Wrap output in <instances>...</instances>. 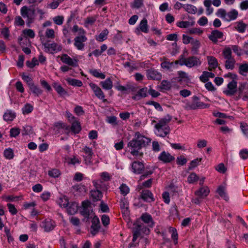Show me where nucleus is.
Masks as SVG:
<instances>
[{"label": "nucleus", "instance_id": "1", "mask_svg": "<svg viewBox=\"0 0 248 248\" xmlns=\"http://www.w3.org/2000/svg\"><path fill=\"white\" fill-rule=\"evenodd\" d=\"M36 14L39 16V19H42L44 17L45 12L38 7L25 5L20 9V15L25 19L28 26L33 23L36 18Z\"/></svg>", "mask_w": 248, "mask_h": 248}, {"label": "nucleus", "instance_id": "2", "mask_svg": "<svg viewBox=\"0 0 248 248\" xmlns=\"http://www.w3.org/2000/svg\"><path fill=\"white\" fill-rule=\"evenodd\" d=\"M151 142V140L141 135L139 132L135 134V138L128 143V147L130 150V153L133 155L141 156L139 150L145 147Z\"/></svg>", "mask_w": 248, "mask_h": 248}, {"label": "nucleus", "instance_id": "3", "mask_svg": "<svg viewBox=\"0 0 248 248\" xmlns=\"http://www.w3.org/2000/svg\"><path fill=\"white\" fill-rule=\"evenodd\" d=\"M171 116L167 114L161 118L155 125V134L157 136L165 137L170 132V126L167 124L171 120Z\"/></svg>", "mask_w": 248, "mask_h": 248}, {"label": "nucleus", "instance_id": "4", "mask_svg": "<svg viewBox=\"0 0 248 248\" xmlns=\"http://www.w3.org/2000/svg\"><path fill=\"white\" fill-rule=\"evenodd\" d=\"M132 242L129 244L130 248L136 247L137 243L134 242L139 236L147 235L150 232V230L140 221L137 220L133 224Z\"/></svg>", "mask_w": 248, "mask_h": 248}, {"label": "nucleus", "instance_id": "5", "mask_svg": "<svg viewBox=\"0 0 248 248\" xmlns=\"http://www.w3.org/2000/svg\"><path fill=\"white\" fill-rule=\"evenodd\" d=\"M93 183L96 189L91 191V198L94 201H100L102 198V194L99 189L103 190H106L107 188V185L102 184V182L100 180L94 181Z\"/></svg>", "mask_w": 248, "mask_h": 248}, {"label": "nucleus", "instance_id": "6", "mask_svg": "<svg viewBox=\"0 0 248 248\" xmlns=\"http://www.w3.org/2000/svg\"><path fill=\"white\" fill-rule=\"evenodd\" d=\"M80 213L81 215L84 217V221H88L90 218H92V216L94 215L93 209L89 201H85L82 202Z\"/></svg>", "mask_w": 248, "mask_h": 248}, {"label": "nucleus", "instance_id": "7", "mask_svg": "<svg viewBox=\"0 0 248 248\" xmlns=\"http://www.w3.org/2000/svg\"><path fill=\"white\" fill-rule=\"evenodd\" d=\"M180 64L186 65L187 67L191 68L194 66H199L201 64V62L199 58L192 56L187 58H183L180 60Z\"/></svg>", "mask_w": 248, "mask_h": 248}, {"label": "nucleus", "instance_id": "8", "mask_svg": "<svg viewBox=\"0 0 248 248\" xmlns=\"http://www.w3.org/2000/svg\"><path fill=\"white\" fill-rule=\"evenodd\" d=\"M238 95L240 98L244 101L248 100V82L240 83L238 88Z\"/></svg>", "mask_w": 248, "mask_h": 248}, {"label": "nucleus", "instance_id": "9", "mask_svg": "<svg viewBox=\"0 0 248 248\" xmlns=\"http://www.w3.org/2000/svg\"><path fill=\"white\" fill-rule=\"evenodd\" d=\"M89 86L93 92L96 97L101 100L104 103L107 101V100L105 98V94L104 93L99 86L93 83H90Z\"/></svg>", "mask_w": 248, "mask_h": 248}, {"label": "nucleus", "instance_id": "10", "mask_svg": "<svg viewBox=\"0 0 248 248\" xmlns=\"http://www.w3.org/2000/svg\"><path fill=\"white\" fill-rule=\"evenodd\" d=\"M43 46L45 51L47 53L53 54L62 50L61 46L55 43L51 44L44 43Z\"/></svg>", "mask_w": 248, "mask_h": 248}, {"label": "nucleus", "instance_id": "11", "mask_svg": "<svg viewBox=\"0 0 248 248\" xmlns=\"http://www.w3.org/2000/svg\"><path fill=\"white\" fill-rule=\"evenodd\" d=\"M87 40V38L85 35L78 36L74 38V45L78 50H82L85 47L84 43Z\"/></svg>", "mask_w": 248, "mask_h": 248}, {"label": "nucleus", "instance_id": "12", "mask_svg": "<svg viewBox=\"0 0 248 248\" xmlns=\"http://www.w3.org/2000/svg\"><path fill=\"white\" fill-rule=\"evenodd\" d=\"M62 62L74 67H77L78 65V61L76 59H72L66 54H63L60 57Z\"/></svg>", "mask_w": 248, "mask_h": 248}, {"label": "nucleus", "instance_id": "13", "mask_svg": "<svg viewBox=\"0 0 248 248\" xmlns=\"http://www.w3.org/2000/svg\"><path fill=\"white\" fill-rule=\"evenodd\" d=\"M93 216V217L92 220L91 232L93 235H94L98 232L100 228V225L99 218L95 215Z\"/></svg>", "mask_w": 248, "mask_h": 248}, {"label": "nucleus", "instance_id": "14", "mask_svg": "<svg viewBox=\"0 0 248 248\" xmlns=\"http://www.w3.org/2000/svg\"><path fill=\"white\" fill-rule=\"evenodd\" d=\"M82 151L86 154L85 155H83L85 164H90L92 163V159L93 155L92 148L88 146H85L82 149Z\"/></svg>", "mask_w": 248, "mask_h": 248}, {"label": "nucleus", "instance_id": "15", "mask_svg": "<svg viewBox=\"0 0 248 248\" xmlns=\"http://www.w3.org/2000/svg\"><path fill=\"white\" fill-rule=\"evenodd\" d=\"M237 91V82L232 80L227 85V89L224 91V93L227 95H233Z\"/></svg>", "mask_w": 248, "mask_h": 248}, {"label": "nucleus", "instance_id": "16", "mask_svg": "<svg viewBox=\"0 0 248 248\" xmlns=\"http://www.w3.org/2000/svg\"><path fill=\"white\" fill-rule=\"evenodd\" d=\"M158 159L165 163H170L175 159L174 156L171 155L169 152L163 151L158 157Z\"/></svg>", "mask_w": 248, "mask_h": 248}, {"label": "nucleus", "instance_id": "17", "mask_svg": "<svg viewBox=\"0 0 248 248\" xmlns=\"http://www.w3.org/2000/svg\"><path fill=\"white\" fill-rule=\"evenodd\" d=\"M223 36L222 32L215 30L211 32V34L208 36V38L213 43L217 44L218 39H222Z\"/></svg>", "mask_w": 248, "mask_h": 248}, {"label": "nucleus", "instance_id": "18", "mask_svg": "<svg viewBox=\"0 0 248 248\" xmlns=\"http://www.w3.org/2000/svg\"><path fill=\"white\" fill-rule=\"evenodd\" d=\"M147 77L149 79L159 80L161 79L162 75L157 70L151 69L147 71Z\"/></svg>", "mask_w": 248, "mask_h": 248}, {"label": "nucleus", "instance_id": "19", "mask_svg": "<svg viewBox=\"0 0 248 248\" xmlns=\"http://www.w3.org/2000/svg\"><path fill=\"white\" fill-rule=\"evenodd\" d=\"M177 81L181 84H187L190 82V78L186 72L179 71L178 72Z\"/></svg>", "mask_w": 248, "mask_h": 248}, {"label": "nucleus", "instance_id": "20", "mask_svg": "<svg viewBox=\"0 0 248 248\" xmlns=\"http://www.w3.org/2000/svg\"><path fill=\"white\" fill-rule=\"evenodd\" d=\"M41 226L46 232H50L54 229L55 227V222L51 219H46L42 222Z\"/></svg>", "mask_w": 248, "mask_h": 248}, {"label": "nucleus", "instance_id": "21", "mask_svg": "<svg viewBox=\"0 0 248 248\" xmlns=\"http://www.w3.org/2000/svg\"><path fill=\"white\" fill-rule=\"evenodd\" d=\"M141 198L144 201L147 202H154L155 199L152 192L149 190H144L142 191Z\"/></svg>", "mask_w": 248, "mask_h": 248}, {"label": "nucleus", "instance_id": "22", "mask_svg": "<svg viewBox=\"0 0 248 248\" xmlns=\"http://www.w3.org/2000/svg\"><path fill=\"white\" fill-rule=\"evenodd\" d=\"M131 166L132 171L136 174H140L144 168V164L139 161H134Z\"/></svg>", "mask_w": 248, "mask_h": 248}, {"label": "nucleus", "instance_id": "23", "mask_svg": "<svg viewBox=\"0 0 248 248\" xmlns=\"http://www.w3.org/2000/svg\"><path fill=\"white\" fill-rule=\"evenodd\" d=\"M210 193V190L207 186H203L195 192V194L200 198L206 197Z\"/></svg>", "mask_w": 248, "mask_h": 248}, {"label": "nucleus", "instance_id": "24", "mask_svg": "<svg viewBox=\"0 0 248 248\" xmlns=\"http://www.w3.org/2000/svg\"><path fill=\"white\" fill-rule=\"evenodd\" d=\"M140 218L142 221L145 223L147 224L150 227H153L154 226V222L150 215L147 213L143 214L142 215Z\"/></svg>", "mask_w": 248, "mask_h": 248}, {"label": "nucleus", "instance_id": "25", "mask_svg": "<svg viewBox=\"0 0 248 248\" xmlns=\"http://www.w3.org/2000/svg\"><path fill=\"white\" fill-rule=\"evenodd\" d=\"M238 16V12L235 9H232L228 13H227L226 21L230 22L235 20Z\"/></svg>", "mask_w": 248, "mask_h": 248}, {"label": "nucleus", "instance_id": "26", "mask_svg": "<svg viewBox=\"0 0 248 248\" xmlns=\"http://www.w3.org/2000/svg\"><path fill=\"white\" fill-rule=\"evenodd\" d=\"M67 211L69 215H74L76 214L78 209V204L76 202L69 203L68 206L66 207Z\"/></svg>", "mask_w": 248, "mask_h": 248}, {"label": "nucleus", "instance_id": "27", "mask_svg": "<svg viewBox=\"0 0 248 248\" xmlns=\"http://www.w3.org/2000/svg\"><path fill=\"white\" fill-rule=\"evenodd\" d=\"M207 60L208 61V64L210 67V70L212 69L216 68L218 65L217 59L214 56H208L207 57Z\"/></svg>", "mask_w": 248, "mask_h": 248}, {"label": "nucleus", "instance_id": "28", "mask_svg": "<svg viewBox=\"0 0 248 248\" xmlns=\"http://www.w3.org/2000/svg\"><path fill=\"white\" fill-rule=\"evenodd\" d=\"M126 86H124L119 84V82L117 83V85L116 86L115 88L117 90L120 91L124 92V91H133L135 90V87L132 85V84H127Z\"/></svg>", "mask_w": 248, "mask_h": 248}, {"label": "nucleus", "instance_id": "29", "mask_svg": "<svg viewBox=\"0 0 248 248\" xmlns=\"http://www.w3.org/2000/svg\"><path fill=\"white\" fill-rule=\"evenodd\" d=\"M215 75L213 73L207 71H203L202 75L200 77V79L203 82H207L209 78H213Z\"/></svg>", "mask_w": 248, "mask_h": 248}, {"label": "nucleus", "instance_id": "30", "mask_svg": "<svg viewBox=\"0 0 248 248\" xmlns=\"http://www.w3.org/2000/svg\"><path fill=\"white\" fill-rule=\"evenodd\" d=\"M178 63V61H176L174 62H170L167 60H165L161 63V66L162 68L166 69L167 70H170L171 68Z\"/></svg>", "mask_w": 248, "mask_h": 248}, {"label": "nucleus", "instance_id": "31", "mask_svg": "<svg viewBox=\"0 0 248 248\" xmlns=\"http://www.w3.org/2000/svg\"><path fill=\"white\" fill-rule=\"evenodd\" d=\"M102 87L106 90H110L113 87L112 81L110 78H107L105 80L100 82Z\"/></svg>", "mask_w": 248, "mask_h": 248}, {"label": "nucleus", "instance_id": "32", "mask_svg": "<svg viewBox=\"0 0 248 248\" xmlns=\"http://www.w3.org/2000/svg\"><path fill=\"white\" fill-rule=\"evenodd\" d=\"M57 93L61 96L67 94V92L58 82H54L52 85Z\"/></svg>", "mask_w": 248, "mask_h": 248}, {"label": "nucleus", "instance_id": "33", "mask_svg": "<svg viewBox=\"0 0 248 248\" xmlns=\"http://www.w3.org/2000/svg\"><path fill=\"white\" fill-rule=\"evenodd\" d=\"M195 24V22L193 20L191 21H181L177 22V26L181 28H187L190 26H193Z\"/></svg>", "mask_w": 248, "mask_h": 248}, {"label": "nucleus", "instance_id": "34", "mask_svg": "<svg viewBox=\"0 0 248 248\" xmlns=\"http://www.w3.org/2000/svg\"><path fill=\"white\" fill-rule=\"evenodd\" d=\"M71 130L74 134H78L81 130L80 124L77 121H74L72 123Z\"/></svg>", "mask_w": 248, "mask_h": 248}, {"label": "nucleus", "instance_id": "35", "mask_svg": "<svg viewBox=\"0 0 248 248\" xmlns=\"http://www.w3.org/2000/svg\"><path fill=\"white\" fill-rule=\"evenodd\" d=\"M183 8L186 11L190 14H195L197 11L196 7L191 4H184L183 5Z\"/></svg>", "mask_w": 248, "mask_h": 248}, {"label": "nucleus", "instance_id": "36", "mask_svg": "<svg viewBox=\"0 0 248 248\" xmlns=\"http://www.w3.org/2000/svg\"><path fill=\"white\" fill-rule=\"evenodd\" d=\"M66 80L68 84L73 86L81 87L83 85L82 82L78 79L69 78Z\"/></svg>", "mask_w": 248, "mask_h": 248}, {"label": "nucleus", "instance_id": "37", "mask_svg": "<svg viewBox=\"0 0 248 248\" xmlns=\"http://www.w3.org/2000/svg\"><path fill=\"white\" fill-rule=\"evenodd\" d=\"M16 117L15 112L11 110H7L3 115V119L5 121H12Z\"/></svg>", "mask_w": 248, "mask_h": 248}, {"label": "nucleus", "instance_id": "38", "mask_svg": "<svg viewBox=\"0 0 248 248\" xmlns=\"http://www.w3.org/2000/svg\"><path fill=\"white\" fill-rule=\"evenodd\" d=\"M171 87L170 82L169 81L163 80L161 81L160 85L158 87L160 91H168Z\"/></svg>", "mask_w": 248, "mask_h": 248}, {"label": "nucleus", "instance_id": "39", "mask_svg": "<svg viewBox=\"0 0 248 248\" xmlns=\"http://www.w3.org/2000/svg\"><path fill=\"white\" fill-rule=\"evenodd\" d=\"M148 95V89L147 87H144L140 89L138 92L135 96L132 98L134 99H136L137 97L140 98L146 97Z\"/></svg>", "mask_w": 248, "mask_h": 248}, {"label": "nucleus", "instance_id": "40", "mask_svg": "<svg viewBox=\"0 0 248 248\" xmlns=\"http://www.w3.org/2000/svg\"><path fill=\"white\" fill-rule=\"evenodd\" d=\"M47 173L49 177L54 178H58L61 174L60 170L55 168L49 169Z\"/></svg>", "mask_w": 248, "mask_h": 248}, {"label": "nucleus", "instance_id": "41", "mask_svg": "<svg viewBox=\"0 0 248 248\" xmlns=\"http://www.w3.org/2000/svg\"><path fill=\"white\" fill-rule=\"evenodd\" d=\"M139 28L143 32L147 33L149 31L148 22L146 18H143L139 25Z\"/></svg>", "mask_w": 248, "mask_h": 248}, {"label": "nucleus", "instance_id": "42", "mask_svg": "<svg viewBox=\"0 0 248 248\" xmlns=\"http://www.w3.org/2000/svg\"><path fill=\"white\" fill-rule=\"evenodd\" d=\"M3 155L6 159H12L14 157L13 150L10 148L5 149L3 152Z\"/></svg>", "mask_w": 248, "mask_h": 248}, {"label": "nucleus", "instance_id": "43", "mask_svg": "<svg viewBox=\"0 0 248 248\" xmlns=\"http://www.w3.org/2000/svg\"><path fill=\"white\" fill-rule=\"evenodd\" d=\"M57 202L61 207L66 208L69 204L68 200L65 196L60 197Z\"/></svg>", "mask_w": 248, "mask_h": 248}, {"label": "nucleus", "instance_id": "44", "mask_svg": "<svg viewBox=\"0 0 248 248\" xmlns=\"http://www.w3.org/2000/svg\"><path fill=\"white\" fill-rule=\"evenodd\" d=\"M29 88L30 90L35 96H38L43 93V91L39 87L35 85L34 83L31 85Z\"/></svg>", "mask_w": 248, "mask_h": 248}, {"label": "nucleus", "instance_id": "45", "mask_svg": "<svg viewBox=\"0 0 248 248\" xmlns=\"http://www.w3.org/2000/svg\"><path fill=\"white\" fill-rule=\"evenodd\" d=\"M108 33L107 29L104 30L98 36H96L95 39L99 42H103L107 38Z\"/></svg>", "mask_w": 248, "mask_h": 248}, {"label": "nucleus", "instance_id": "46", "mask_svg": "<svg viewBox=\"0 0 248 248\" xmlns=\"http://www.w3.org/2000/svg\"><path fill=\"white\" fill-rule=\"evenodd\" d=\"M235 60L233 58L227 59L225 62V67L227 69L232 70L234 67Z\"/></svg>", "mask_w": 248, "mask_h": 248}, {"label": "nucleus", "instance_id": "47", "mask_svg": "<svg viewBox=\"0 0 248 248\" xmlns=\"http://www.w3.org/2000/svg\"><path fill=\"white\" fill-rule=\"evenodd\" d=\"M73 189L75 191L78 192L81 194L86 193L87 189L86 187L81 184L75 185L73 186Z\"/></svg>", "mask_w": 248, "mask_h": 248}, {"label": "nucleus", "instance_id": "48", "mask_svg": "<svg viewBox=\"0 0 248 248\" xmlns=\"http://www.w3.org/2000/svg\"><path fill=\"white\" fill-rule=\"evenodd\" d=\"M169 231L171 234V236L172 239H173V240H174V244H177L178 234L176 229L174 228L170 227V228Z\"/></svg>", "mask_w": 248, "mask_h": 248}, {"label": "nucleus", "instance_id": "49", "mask_svg": "<svg viewBox=\"0 0 248 248\" xmlns=\"http://www.w3.org/2000/svg\"><path fill=\"white\" fill-rule=\"evenodd\" d=\"M239 72L241 75L245 76L248 73V63L241 64L239 67Z\"/></svg>", "mask_w": 248, "mask_h": 248}, {"label": "nucleus", "instance_id": "50", "mask_svg": "<svg viewBox=\"0 0 248 248\" xmlns=\"http://www.w3.org/2000/svg\"><path fill=\"white\" fill-rule=\"evenodd\" d=\"M217 192L219 194V195L223 198L225 200L228 201L229 199V198L227 196L225 191V188L223 186H219L217 189Z\"/></svg>", "mask_w": 248, "mask_h": 248}, {"label": "nucleus", "instance_id": "51", "mask_svg": "<svg viewBox=\"0 0 248 248\" xmlns=\"http://www.w3.org/2000/svg\"><path fill=\"white\" fill-rule=\"evenodd\" d=\"M216 15L217 16L224 19L225 21L226 20L227 12L225 9L223 8L218 9Z\"/></svg>", "mask_w": 248, "mask_h": 248}, {"label": "nucleus", "instance_id": "52", "mask_svg": "<svg viewBox=\"0 0 248 248\" xmlns=\"http://www.w3.org/2000/svg\"><path fill=\"white\" fill-rule=\"evenodd\" d=\"M64 0H52L51 3L47 4V7L52 9H55Z\"/></svg>", "mask_w": 248, "mask_h": 248}, {"label": "nucleus", "instance_id": "53", "mask_svg": "<svg viewBox=\"0 0 248 248\" xmlns=\"http://www.w3.org/2000/svg\"><path fill=\"white\" fill-rule=\"evenodd\" d=\"M232 49L230 47H226L222 52L223 56L226 60L232 58Z\"/></svg>", "mask_w": 248, "mask_h": 248}, {"label": "nucleus", "instance_id": "54", "mask_svg": "<svg viewBox=\"0 0 248 248\" xmlns=\"http://www.w3.org/2000/svg\"><path fill=\"white\" fill-rule=\"evenodd\" d=\"M33 107L30 104H26L22 108V112L24 114H29L33 110Z\"/></svg>", "mask_w": 248, "mask_h": 248}, {"label": "nucleus", "instance_id": "55", "mask_svg": "<svg viewBox=\"0 0 248 248\" xmlns=\"http://www.w3.org/2000/svg\"><path fill=\"white\" fill-rule=\"evenodd\" d=\"M96 20V16H89L87 17L85 21V26L87 27L89 25H92Z\"/></svg>", "mask_w": 248, "mask_h": 248}, {"label": "nucleus", "instance_id": "56", "mask_svg": "<svg viewBox=\"0 0 248 248\" xmlns=\"http://www.w3.org/2000/svg\"><path fill=\"white\" fill-rule=\"evenodd\" d=\"M246 27L247 25L246 24L243 22H239L237 23L236 26V29L238 32L240 33H243L245 32Z\"/></svg>", "mask_w": 248, "mask_h": 248}, {"label": "nucleus", "instance_id": "57", "mask_svg": "<svg viewBox=\"0 0 248 248\" xmlns=\"http://www.w3.org/2000/svg\"><path fill=\"white\" fill-rule=\"evenodd\" d=\"M90 73L94 77L100 78L101 79H104L105 78V75L103 73L99 72L96 69L91 70Z\"/></svg>", "mask_w": 248, "mask_h": 248}, {"label": "nucleus", "instance_id": "58", "mask_svg": "<svg viewBox=\"0 0 248 248\" xmlns=\"http://www.w3.org/2000/svg\"><path fill=\"white\" fill-rule=\"evenodd\" d=\"M67 162L69 164H79L80 163L81 160L77 156H73L67 159Z\"/></svg>", "mask_w": 248, "mask_h": 248}, {"label": "nucleus", "instance_id": "59", "mask_svg": "<svg viewBox=\"0 0 248 248\" xmlns=\"http://www.w3.org/2000/svg\"><path fill=\"white\" fill-rule=\"evenodd\" d=\"M119 189L121 191V193L125 196L129 192V188L128 186L125 184H122Z\"/></svg>", "mask_w": 248, "mask_h": 248}, {"label": "nucleus", "instance_id": "60", "mask_svg": "<svg viewBox=\"0 0 248 248\" xmlns=\"http://www.w3.org/2000/svg\"><path fill=\"white\" fill-rule=\"evenodd\" d=\"M25 24V21L22 18L18 16H16L15 18L14 25L16 26H22Z\"/></svg>", "mask_w": 248, "mask_h": 248}, {"label": "nucleus", "instance_id": "61", "mask_svg": "<svg viewBox=\"0 0 248 248\" xmlns=\"http://www.w3.org/2000/svg\"><path fill=\"white\" fill-rule=\"evenodd\" d=\"M23 33L26 37L33 38L35 36L34 31L31 29H25L23 31Z\"/></svg>", "mask_w": 248, "mask_h": 248}, {"label": "nucleus", "instance_id": "62", "mask_svg": "<svg viewBox=\"0 0 248 248\" xmlns=\"http://www.w3.org/2000/svg\"><path fill=\"white\" fill-rule=\"evenodd\" d=\"M202 160V158H197L192 160L189 164L188 169L192 170L199 165V163Z\"/></svg>", "mask_w": 248, "mask_h": 248}, {"label": "nucleus", "instance_id": "63", "mask_svg": "<svg viewBox=\"0 0 248 248\" xmlns=\"http://www.w3.org/2000/svg\"><path fill=\"white\" fill-rule=\"evenodd\" d=\"M240 128L245 137L248 138V125L245 123L240 124Z\"/></svg>", "mask_w": 248, "mask_h": 248}, {"label": "nucleus", "instance_id": "64", "mask_svg": "<svg viewBox=\"0 0 248 248\" xmlns=\"http://www.w3.org/2000/svg\"><path fill=\"white\" fill-rule=\"evenodd\" d=\"M143 5V0H134L131 7L134 8H140Z\"/></svg>", "mask_w": 248, "mask_h": 248}]
</instances>
